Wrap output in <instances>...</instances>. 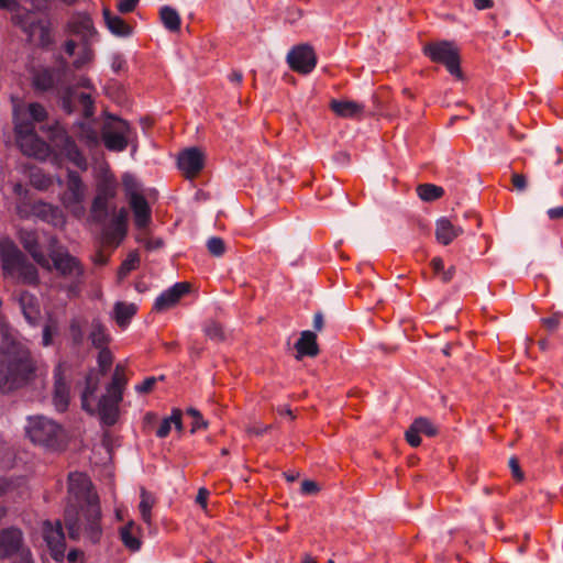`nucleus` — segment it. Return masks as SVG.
I'll list each match as a JSON object with an SVG mask.
<instances>
[{
	"mask_svg": "<svg viewBox=\"0 0 563 563\" xmlns=\"http://www.w3.org/2000/svg\"><path fill=\"white\" fill-rule=\"evenodd\" d=\"M155 384H156V378L155 377H147L141 384L135 386V390L139 394H146V393H150L153 389Z\"/></svg>",
	"mask_w": 563,
	"mask_h": 563,
	"instance_id": "56",
	"label": "nucleus"
},
{
	"mask_svg": "<svg viewBox=\"0 0 563 563\" xmlns=\"http://www.w3.org/2000/svg\"><path fill=\"white\" fill-rule=\"evenodd\" d=\"M49 140L53 147L76 167L81 170H86L88 168L87 158L81 153L74 139L68 135L66 130L58 125L54 126L51 130Z\"/></svg>",
	"mask_w": 563,
	"mask_h": 563,
	"instance_id": "12",
	"label": "nucleus"
},
{
	"mask_svg": "<svg viewBox=\"0 0 563 563\" xmlns=\"http://www.w3.org/2000/svg\"><path fill=\"white\" fill-rule=\"evenodd\" d=\"M208 496H209V490L203 488V487L200 488L198 490V494H197V497H196V503L198 505H200L202 508H206L207 507Z\"/></svg>",
	"mask_w": 563,
	"mask_h": 563,
	"instance_id": "64",
	"label": "nucleus"
},
{
	"mask_svg": "<svg viewBox=\"0 0 563 563\" xmlns=\"http://www.w3.org/2000/svg\"><path fill=\"white\" fill-rule=\"evenodd\" d=\"M26 433L33 443L57 450L63 444V428L52 419L43 416L29 418Z\"/></svg>",
	"mask_w": 563,
	"mask_h": 563,
	"instance_id": "9",
	"label": "nucleus"
},
{
	"mask_svg": "<svg viewBox=\"0 0 563 563\" xmlns=\"http://www.w3.org/2000/svg\"><path fill=\"white\" fill-rule=\"evenodd\" d=\"M559 323H560V314L559 313H554L551 317L542 319V324L550 331H554L558 328Z\"/></svg>",
	"mask_w": 563,
	"mask_h": 563,
	"instance_id": "62",
	"label": "nucleus"
},
{
	"mask_svg": "<svg viewBox=\"0 0 563 563\" xmlns=\"http://www.w3.org/2000/svg\"><path fill=\"white\" fill-rule=\"evenodd\" d=\"M154 498L151 494H148L145 489L141 492V501L139 505L141 518L143 521L151 526L152 525V508L154 506Z\"/></svg>",
	"mask_w": 563,
	"mask_h": 563,
	"instance_id": "42",
	"label": "nucleus"
},
{
	"mask_svg": "<svg viewBox=\"0 0 563 563\" xmlns=\"http://www.w3.org/2000/svg\"><path fill=\"white\" fill-rule=\"evenodd\" d=\"M128 211L121 208L111 219L109 225L103 230V238L108 244H119L126 235Z\"/></svg>",
	"mask_w": 563,
	"mask_h": 563,
	"instance_id": "23",
	"label": "nucleus"
},
{
	"mask_svg": "<svg viewBox=\"0 0 563 563\" xmlns=\"http://www.w3.org/2000/svg\"><path fill=\"white\" fill-rule=\"evenodd\" d=\"M76 125L78 128L77 137L79 141L89 147H95L99 144L98 132L91 124L78 122Z\"/></svg>",
	"mask_w": 563,
	"mask_h": 563,
	"instance_id": "38",
	"label": "nucleus"
},
{
	"mask_svg": "<svg viewBox=\"0 0 563 563\" xmlns=\"http://www.w3.org/2000/svg\"><path fill=\"white\" fill-rule=\"evenodd\" d=\"M38 369L27 351L8 358L0 367V391L10 393L26 385L34 379Z\"/></svg>",
	"mask_w": 563,
	"mask_h": 563,
	"instance_id": "4",
	"label": "nucleus"
},
{
	"mask_svg": "<svg viewBox=\"0 0 563 563\" xmlns=\"http://www.w3.org/2000/svg\"><path fill=\"white\" fill-rule=\"evenodd\" d=\"M48 268L45 271H55L64 283L59 284L58 289L66 292L68 298L79 296L85 280V266L81 261L71 255L68 249L59 243V240L52 235L48 239Z\"/></svg>",
	"mask_w": 563,
	"mask_h": 563,
	"instance_id": "1",
	"label": "nucleus"
},
{
	"mask_svg": "<svg viewBox=\"0 0 563 563\" xmlns=\"http://www.w3.org/2000/svg\"><path fill=\"white\" fill-rule=\"evenodd\" d=\"M430 265H431L434 274L441 276V274L444 271L443 260L441 257H434V258L431 260Z\"/></svg>",
	"mask_w": 563,
	"mask_h": 563,
	"instance_id": "63",
	"label": "nucleus"
},
{
	"mask_svg": "<svg viewBox=\"0 0 563 563\" xmlns=\"http://www.w3.org/2000/svg\"><path fill=\"white\" fill-rule=\"evenodd\" d=\"M99 387V377L93 371L86 376L85 388L81 393V408L90 415L96 413L95 394Z\"/></svg>",
	"mask_w": 563,
	"mask_h": 563,
	"instance_id": "27",
	"label": "nucleus"
},
{
	"mask_svg": "<svg viewBox=\"0 0 563 563\" xmlns=\"http://www.w3.org/2000/svg\"><path fill=\"white\" fill-rule=\"evenodd\" d=\"M15 558L14 563H33L32 553L23 544V533L18 528L0 530V559Z\"/></svg>",
	"mask_w": 563,
	"mask_h": 563,
	"instance_id": "10",
	"label": "nucleus"
},
{
	"mask_svg": "<svg viewBox=\"0 0 563 563\" xmlns=\"http://www.w3.org/2000/svg\"><path fill=\"white\" fill-rule=\"evenodd\" d=\"M511 183H512V186L518 190V191H523L526 188H527V178L525 175L522 174H512L511 176Z\"/></svg>",
	"mask_w": 563,
	"mask_h": 563,
	"instance_id": "58",
	"label": "nucleus"
},
{
	"mask_svg": "<svg viewBox=\"0 0 563 563\" xmlns=\"http://www.w3.org/2000/svg\"><path fill=\"white\" fill-rule=\"evenodd\" d=\"M12 453L10 450L0 445V467L5 468L11 465Z\"/></svg>",
	"mask_w": 563,
	"mask_h": 563,
	"instance_id": "61",
	"label": "nucleus"
},
{
	"mask_svg": "<svg viewBox=\"0 0 563 563\" xmlns=\"http://www.w3.org/2000/svg\"><path fill=\"white\" fill-rule=\"evenodd\" d=\"M128 383L124 374V367L121 364L115 366L110 384L107 386L106 394L101 396L97 406L100 421L106 426H113L119 418V405L123 399V391Z\"/></svg>",
	"mask_w": 563,
	"mask_h": 563,
	"instance_id": "6",
	"label": "nucleus"
},
{
	"mask_svg": "<svg viewBox=\"0 0 563 563\" xmlns=\"http://www.w3.org/2000/svg\"><path fill=\"white\" fill-rule=\"evenodd\" d=\"M67 74V62L62 59L58 67H42L32 73V86L37 91H56L60 97L65 85Z\"/></svg>",
	"mask_w": 563,
	"mask_h": 563,
	"instance_id": "11",
	"label": "nucleus"
},
{
	"mask_svg": "<svg viewBox=\"0 0 563 563\" xmlns=\"http://www.w3.org/2000/svg\"><path fill=\"white\" fill-rule=\"evenodd\" d=\"M53 405L58 412L68 409L70 401V385L65 379V369L58 364L54 369Z\"/></svg>",
	"mask_w": 563,
	"mask_h": 563,
	"instance_id": "19",
	"label": "nucleus"
},
{
	"mask_svg": "<svg viewBox=\"0 0 563 563\" xmlns=\"http://www.w3.org/2000/svg\"><path fill=\"white\" fill-rule=\"evenodd\" d=\"M18 302L26 322L36 325L41 319V307L36 296L27 290H21L18 294Z\"/></svg>",
	"mask_w": 563,
	"mask_h": 563,
	"instance_id": "24",
	"label": "nucleus"
},
{
	"mask_svg": "<svg viewBox=\"0 0 563 563\" xmlns=\"http://www.w3.org/2000/svg\"><path fill=\"white\" fill-rule=\"evenodd\" d=\"M412 426L417 430V432H419L420 434H426L428 437H433L438 432L437 428L432 424V422L426 418H417L412 422Z\"/></svg>",
	"mask_w": 563,
	"mask_h": 563,
	"instance_id": "49",
	"label": "nucleus"
},
{
	"mask_svg": "<svg viewBox=\"0 0 563 563\" xmlns=\"http://www.w3.org/2000/svg\"><path fill=\"white\" fill-rule=\"evenodd\" d=\"M287 63L292 70L306 75L314 69L317 56L310 45L299 44L288 52Z\"/></svg>",
	"mask_w": 563,
	"mask_h": 563,
	"instance_id": "16",
	"label": "nucleus"
},
{
	"mask_svg": "<svg viewBox=\"0 0 563 563\" xmlns=\"http://www.w3.org/2000/svg\"><path fill=\"white\" fill-rule=\"evenodd\" d=\"M297 350V360H300L303 356L314 357L319 353V347L317 344V335L312 331L306 330L300 333V338L295 344Z\"/></svg>",
	"mask_w": 563,
	"mask_h": 563,
	"instance_id": "31",
	"label": "nucleus"
},
{
	"mask_svg": "<svg viewBox=\"0 0 563 563\" xmlns=\"http://www.w3.org/2000/svg\"><path fill=\"white\" fill-rule=\"evenodd\" d=\"M86 197V186L77 172L68 170L66 190L62 194L60 201L63 206L74 216L80 218L85 213L84 200Z\"/></svg>",
	"mask_w": 563,
	"mask_h": 563,
	"instance_id": "13",
	"label": "nucleus"
},
{
	"mask_svg": "<svg viewBox=\"0 0 563 563\" xmlns=\"http://www.w3.org/2000/svg\"><path fill=\"white\" fill-rule=\"evenodd\" d=\"M120 540L130 551H139L141 549V528L133 520L126 522L119 529Z\"/></svg>",
	"mask_w": 563,
	"mask_h": 563,
	"instance_id": "28",
	"label": "nucleus"
},
{
	"mask_svg": "<svg viewBox=\"0 0 563 563\" xmlns=\"http://www.w3.org/2000/svg\"><path fill=\"white\" fill-rule=\"evenodd\" d=\"M163 25L170 32H177L180 29V15L172 7L165 5L159 11Z\"/></svg>",
	"mask_w": 563,
	"mask_h": 563,
	"instance_id": "39",
	"label": "nucleus"
},
{
	"mask_svg": "<svg viewBox=\"0 0 563 563\" xmlns=\"http://www.w3.org/2000/svg\"><path fill=\"white\" fill-rule=\"evenodd\" d=\"M406 440L407 442L413 446V448H417L420 445L421 443V438H420V433L417 432V430L413 428V426L411 424L410 428L406 431Z\"/></svg>",
	"mask_w": 563,
	"mask_h": 563,
	"instance_id": "55",
	"label": "nucleus"
},
{
	"mask_svg": "<svg viewBox=\"0 0 563 563\" xmlns=\"http://www.w3.org/2000/svg\"><path fill=\"white\" fill-rule=\"evenodd\" d=\"M101 139L107 150L123 152L136 141V131L131 124L117 115L107 114L101 126Z\"/></svg>",
	"mask_w": 563,
	"mask_h": 563,
	"instance_id": "8",
	"label": "nucleus"
},
{
	"mask_svg": "<svg viewBox=\"0 0 563 563\" xmlns=\"http://www.w3.org/2000/svg\"><path fill=\"white\" fill-rule=\"evenodd\" d=\"M76 102H78L82 108V114L85 118H90L95 113V106L93 100L89 93L76 92L75 88L71 86H67L63 89V92L60 95V103L63 110L71 114L76 110Z\"/></svg>",
	"mask_w": 563,
	"mask_h": 563,
	"instance_id": "18",
	"label": "nucleus"
},
{
	"mask_svg": "<svg viewBox=\"0 0 563 563\" xmlns=\"http://www.w3.org/2000/svg\"><path fill=\"white\" fill-rule=\"evenodd\" d=\"M203 332L212 341L220 342L224 340L223 328L216 321H208L203 327Z\"/></svg>",
	"mask_w": 563,
	"mask_h": 563,
	"instance_id": "46",
	"label": "nucleus"
},
{
	"mask_svg": "<svg viewBox=\"0 0 563 563\" xmlns=\"http://www.w3.org/2000/svg\"><path fill=\"white\" fill-rule=\"evenodd\" d=\"M183 412L180 409H173L172 415L167 418H164L162 422L159 423L156 435L161 439L166 438L172 427L174 426L176 430L181 431L183 430V421H181Z\"/></svg>",
	"mask_w": 563,
	"mask_h": 563,
	"instance_id": "36",
	"label": "nucleus"
},
{
	"mask_svg": "<svg viewBox=\"0 0 563 563\" xmlns=\"http://www.w3.org/2000/svg\"><path fill=\"white\" fill-rule=\"evenodd\" d=\"M42 531L52 558L62 562L65 558L66 544L60 521L57 520L55 523L45 521Z\"/></svg>",
	"mask_w": 563,
	"mask_h": 563,
	"instance_id": "17",
	"label": "nucleus"
},
{
	"mask_svg": "<svg viewBox=\"0 0 563 563\" xmlns=\"http://www.w3.org/2000/svg\"><path fill=\"white\" fill-rule=\"evenodd\" d=\"M69 331L74 344L80 345L84 341V332L78 320L74 319L70 321Z\"/></svg>",
	"mask_w": 563,
	"mask_h": 563,
	"instance_id": "54",
	"label": "nucleus"
},
{
	"mask_svg": "<svg viewBox=\"0 0 563 563\" xmlns=\"http://www.w3.org/2000/svg\"><path fill=\"white\" fill-rule=\"evenodd\" d=\"M207 249L213 256H221L225 252L224 241L221 238L212 236L207 241Z\"/></svg>",
	"mask_w": 563,
	"mask_h": 563,
	"instance_id": "52",
	"label": "nucleus"
},
{
	"mask_svg": "<svg viewBox=\"0 0 563 563\" xmlns=\"http://www.w3.org/2000/svg\"><path fill=\"white\" fill-rule=\"evenodd\" d=\"M0 8L13 12L12 21L27 35L29 40L43 47L52 44L49 21L38 19L31 11L20 9L16 0H0Z\"/></svg>",
	"mask_w": 563,
	"mask_h": 563,
	"instance_id": "5",
	"label": "nucleus"
},
{
	"mask_svg": "<svg viewBox=\"0 0 563 563\" xmlns=\"http://www.w3.org/2000/svg\"><path fill=\"white\" fill-rule=\"evenodd\" d=\"M122 185L128 200H132L133 197H144L141 192V186L133 175L124 174L122 176Z\"/></svg>",
	"mask_w": 563,
	"mask_h": 563,
	"instance_id": "43",
	"label": "nucleus"
},
{
	"mask_svg": "<svg viewBox=\"0 0 563 563\" xmlns=\"http://www.w3.org/2000/svg\"><path fill=\"white\" fill-rule=\"evenodd\" d=\"M300 490L303 495H312L319 492V486L316 482L306 479L301 483Z\"/></svg>",
	"mask_w": 563,
	"mask_h": 563,
	"instance_id": "59",
	"label": "nucleus"
},
{
	"mask_svg": "<svg viewBox=\"0 0 563 563\" xmlns=\"http://www.w3.org/2000/svg\"><path fill=\"white\" fill-rule=\"evenodd\" d=\"M65 523L71 539L78 540L84 537L93 544L98 543L103 534L100 504H90L88 507L81 506L76 511L73 507L67 508Z\"/></svg>",
	"mask_w": 563,
	"mask_h": 563,
	"instance_id": "3",
	"label": "nucleus"
},
{
	"mask_svg": "<svg viewBox=\"0 0 563 563\" xmlns=\"http://www.w3.org/2000/svg\"><path fill=\"white\" fill-rule=\"evenodd\" d=\"M463 233L461 227H455L450 220L442 218L437 221L435 236L439 243L449 245L455 238Z\"/></svg>",
	"mask_w": 563,
	"mask_h": 563,
	"instance_id": "32",
	"label": "nucleus"
},
{
	"mask_svg": "<svg viewBox=\"0 0 563 563\" xmlns=\"http://www.w3.org/2000/svg\"><path fill=\"white\" fill-rule=\"evenodd\" d=\"M99 350L100 351L98 354L97 362H98L100 373L102 375H104L110 369V367L113 363V356L108 347L99 349Z\"/></svg>",
	"mask_w": 563,
	"mask_h": 563,
	"instance_id": "51",
	"label": "nucleus"
},
{
	"mask_svg": "<svg viewBox=\"0 0 563 563\" xmlns=\"http://www.w3.org/2000/svg\"><path fill=\"white\" fill-rule=\"evenodd\" d=\"M89 340L91 341V344L96 349L108 347V344L111 341V336H110L106 325L98 318H96L91 321Z\"/></svg>",
	"mask_w": 563,
	"mask_h": 563,
	"instance_id": "34",
	"label": "nucleus"
},
{
	"mask_svg": "<svg viewBox=\"0 0 563 563\" xmlns=\"http://www.w3.org/2000/svg\"><path fill=\"white\" fill-rule=\"evenodd\" d=\"M417 194L423 201H433L441 198L444 190L442 187L433 184H422L417 187Z\"/></svg>",
	"mask_w": 563,
	"mask_h": 563,
	"instance_id": "41",
	"label": "nucleus"
},
{
	"mask_svg": "<svg viewBox=\"0 0 563 563\" xmlns=\"http://www.w3.org/2000/svg\"><path fill=\"white\" fill-rule=\"evenodd\" d=\"M111 200L95 197L90 207V218L96 223H104L109 216V205Z\"/></svg>",
	"mask_w": 563,
	"mask_h": 563,
	"instance_id": "37",
	"label": "nucleus"
},
{
	"mask_svg": "<svg viewBox=\"0 0 563 563\" xmlns=\"http://www.w3.org/2000/svg\"><path fill=\"white\" fill-rule=\"evenodd\" d=\"M19 239L23 249L30 254L33 261L42 268H48V255L43 252L36 232L32 230H21Z\"/></svg>",
	"mask_w": 563,
	"mask_h": 563,
	"instance_id": "20",
	"label": "nucleus"
},
{
	"mask_svg": "<svg viewBox=\"0 0 563 563\" xmlns=\"http://www.w3.org/2000/svg\"><path fill=\"white\" fill-rule=\"evenodd\" d=\"M330 109L341 118L358 119L363 115L365 106L351 100H332Z\"/></svg>",
	"mask_w": 563,
	"mask_h": 563,
	"instance_id": "26",
	"label": "nucleus"
},
{
	"mask_svg": "<svg viewBox=\"0 0 563 563\" xmlns=\"http://www.w3.org/2000/svg\"><path fill=\"white\" fill-rule=\"evenodd\" d=\"M103 18L107 27L113 35L126 37L132 34V27L122 18L113 15L110 10H103Z\"/></svg>",
	"mask_w": 563,
	"mask_h": 563,
	"instance_id": "35",
	"label": "nucleus"
},
{
	"mask_svg": "<svg viewBox=\"0 0 563 563\" xmlns=\"http://www.w3.org/2000/svg\"><path fill=\"white\" fill-rule=\"evenodd\" d=\"M30 183L34 188L38 190H46L53 184L52 178L38 169L31 172Z\"/></svg>",
	"mask_w": 563,
	"mask_h": 563,
	"instance_id": "45",
	"label": "nucleus"
},
{
	"mask_svg": "<svg viewBox=\"0 0 563 563\" xmlns=\"http://www.w3.org/2000/svg\"><path fill=\"white\" fill-rule=\"evenodd\" d=\"M31 212L36 218L54 227H59L65 223V217L58 207L41 200L31 206Z\"/></svg>",
	"mask_w": 563,
	"mask_h": 563,
	"instance_id": "25",
	"label": "nucleus"
},
{
	"mask_svg": "<svg viewBox=\"0 0 563 563\" xmlns=\"http://www.w3.org/2000/svg\"><path fill=\"white\" fill-rule=\"evenodd\" d=\"M130 207L133 211L134 223L139 229L146 228L152 220V212L145 197H133L129 200Z\"/></svg>",
	"mask_w": 563,
	"mask_h": 563,
	"instance_id": "29",
	"label": "nucleus"
},
{
	"mask_svg": "<svg viewBox=\"0 0 563 563\" xmlns=\"http://www.w3.org/2000/svg\"><path fill=\"white\" fill-rule=\"evenodd\" d=\"M24 484L23 478L0 477V497L13 493Z\"/></svg>",
	"mask_w": 563,
	"mask_h": 563,
	"instance_id": "50",
	"label": "nucleus"
},
{
	"mask_svg": "<svg viewBox=\"0 0 563 563\" xmlns=\"http://www.w3.org/2000/svg\"><path fill=\"white\" fill-rule=\"evenodd\" d=\"M93 49L90 47L88 43L84 42L82 48L76 59L74 60L73 65L75 68L79 69L84 67L85 65L89 64L93 59Z\"/></svg>",
	"mask_w": 563,
	"mask_h": 563,
	"instance_id": "47",
	"label": "nucleus"
},
{
	"mask_svg": "<svg viewBox=\"0 0 563 563\" xmlns=\"http://www.w3.org/2000/svg\"><path fill=\"white\" fill-rule=\"evenodd\" d=\"M29 115L32 120H27L29 122H32L33 124L35 122H43L47 118V111L46 109L38 102H32L27 107Z\"/></svg>",
	"mask_w": 563,
	"mask_h": 563,
	"instance_id": "48",
	"label": "nucleus"
},
{
	"mask_svg": "<svg viewBox=\"0 0 563 563\" xmlns=\"http://www.w3.org/2000/svg\"><path fill=\"white\" fill-rule=\"evenodd\" d=\"M68 494L77 504L78 509L99 503V497L92 489L89 477L79 472L70 473L68 476Z\"/></svg>",
	"mask_w": 563,
	"mask_h": 563,
	"instance_id": "15",
	"label": "nucleus"
},
{
	"mask_svg": "<svg viewBox=\"0 0 563 563\" xmlns=\"http://www.w3.org/2000/svg\"><path fill=\"white\" fill-rule=\"evenodd\" d=\"M117 181L113 177H103L97 183L95 197L113 200L117 196Z\"/></svg>",
	"mask_w": 563,
	"mask_h": 563,
	"instance_id": "40",
	"label": "nucleus"
},
{
	"mask_svg": "<svg viewBox=\"0 0 563 563\" xmlns=\"http://www.w3.org/2000/svg\"><path fill=\"white\" fill-rule=\"evenodd\" d=\"M139 262V255L136 253H130L118 269V278L120 280L124 279L132 271L136 269Z\"/></svg>",
	"mask_w": 563,
	"mask_h": 563,
	"instance_id": "44",
	"label": "nucleus"
},
{
	"mask_svg": "<svg viewBox=\"0 0 563 563\" xmlns=\"http://www.w3.org/2000/svg\"><path fill=\"white\" fill-rule=\"evenodd\" d=\"M14 132L16 144L24 155L42 161L48 157L51 153L49 145L38 137L35 125L32 122L24 121L18 109H14Z\"/></svg>",
	"mask_w": 563,
	"mask_h": 563,
	"instance_id": "7",
	"label": "nucleus"
},
{
	"mask_svg": "<svg viewBox=\"0 0 563 563\" xmlns=\"http://www.w3.org/2000/svg\"><path fill=\"white\" fill-rule=\"evenodd\" d=\"M423 52L432 62L443 64L451 75L461 78L460 56L453 43H431L424 46Z\"/></svg>",
	"mask_w": 563,
	"mask_h": 563,
	"instance_id": "14",
	"label": "nucleus"
},
{
	"mask_svg": "<svg viewBox=\"0 0 563 563\" xmlns=\"http://www.w3.org/2000/svg\"><path fill=\"white\" fill-rule=\"evenodd\" d=\"M0 262L5 277L32 287L40 285V274L36 266L8 238L0 240Z\"/></svg>",
	"mask_w": 563,
	"mask_h": 563,
	"instance_id": "2",
	"label": "nucleus"
},
{
	"mask_svg": "<svg viewBox=\"0 0 563 563\" xmlns=\"http://www.w3.org/2000/svg\"><path fill=\"white\" fill-rule=\"evenodd\" d=\"M139 1L140 0H121L117 4V8H118L119 12H121V13H130L135 9Z\"/></svg>",
	"mask_w": 563,
	"mask_h": 563,
	"instance_id": "57",
	"label": "nucleus"
},
{
	"mask_svg": "<svg viewBox=\"0 0 563 563\" xmlns=\"http://www.w3.org/2000/svg\"><path fill=\"white\" fill-rule=\"evenodd\" d=\"M54 329L51 324H45L42 333V345L49 346L53 343Z\"/></svg>",
	"mask_w": 563,
	"mask_h": 563,
	"instance_id": "60",
	"label": "nucleus"
},
{
	"mask_svg": "<svg viewBox=\"0 0 563 563\" xmlns=\"http://www.w3.org/2000/svg\"><path fill=\"white\" fill-rule=\"evenodd\" d=\"M69 30L73 34L81 36L85 43L96 34L92 20L87 14L74 15L69 22Z\"/></svg>",
	"mask_w": 563,
	"mask_h": 563,
	"instance_id": "30",
	"label": "nucleus"
},
{
	"mask_svg": "<svg viewBox=\"0 0 563 563\" xmlns=\"http://www.w3.org/2000/svg\"><path fill=\"white\" fill-rule=\"evenodd\" d=\"M203 154L197 147L187 148L178 156V167L187 178L197 176L203 168Z\"/></svg>",
	"mask_w": 563,
	"mask_h": 563,
	"instance_id": "21",
	"label": "nucleus"
},
{
	"mask_svg": "<svg viewBox=\"0 0 563 563\" xmlns=\"http://www.w3.org/2000/svg\"><path fill=\"white\" fill-rule=\"evenodd\" d=\"M187 415L192 417L194 421L191 423V432L195 433L199 429H206L208 427V422L203 419L201 413L195 408H188Z\"/></svg>",
	"mask_w": 563,
	"mask_h": 563,
	"instance_id": "53",
	"label": "nucleus"
},
{
	"mask_svg": "<svg viewBox=\"0 0 563 563\" xmlns=\"http://www.w3.org/2000/svg\"><path fill=\"white\" fill-rule=\"evenodd\" d=\"M189 287L187 283H176L155 299L153 310L163 312L173 308L183 296L189 292Z\"/></svg>",
	"mask_w": 563,
	"mask_h": 563,
	"instance_id": "22",
	"label": "nucleus"
},
{
	"mask_svg": "<svg viewBox=\"0 0 563 563\" xmlns=\"http://www.w3.org/2000/svg\"><path fill=\"white\" fill-rule=\"evenodd\" d=\"M137 306L132 302L117 301L113 306L112 317L117 324L124 329L135 316Z\"/></svg>",
	"mask_w": 563,
	"mask_h": 563,
	"instance_id": "33",
	"label": "nucleus"
}]
</instances>
